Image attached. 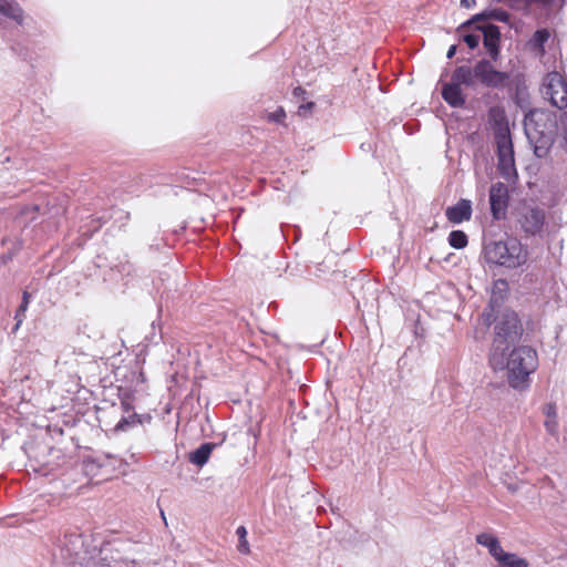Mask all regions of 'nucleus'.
Instances as JSON below:
<instances>
[{
	"instance_id": "nucleus-1",
	"label": "nucleus",
	"mask_w": 567,
	"mask_h": 567,
	"mask_svg": "<svg viewBox=\"0 0 567 567\" xmlns=\"http://www.w3.org/2000/svg\"><path fill=\"white\" fill-rule=\"evenodd\" d=\"M523 125L535 156L538 158L546 157L557 137L558 118L556 112L533 109L525 114Z\"/></svg>"
},
{
	"instance_id": "nucleus-2",
	"label": "nucleus",
	"mask_w": 567,
	"mask_h": 567,
	"mask_svg": "<svg viewBox=\"0 0 567 567\" xmlns=\"http://www.w3.org/2000/svg\"><path fill=\"white\" fill-rule=\"evenodd\" d=\"M502 365L491 364L493 370H507L508 384L515 390H524L529 385V375L538 367L537 351L529 346L513 348L511 352L502 351Z\"/></svg>"
},
{
	"instance_id": "nucleus-3",
	"label": "nucleus",
	"mask_w": 567,
	"mask_h": 567,
	"mask_svg": "<svg viewBox=\"0 0 567 567\" xmlns=\"http://www.w3.org/2000/svg\"><path fill=\"white\" fill-rule=\"evenodd\" d=\"M90 543L92 540L79 532H65L53 544V559L69 567H90L93 553L96 551V546Z\"/></svg>"
},
{
	"instance_id": "nucleus-4",
	"label": "nucleus",
	"mask_w": 567,
	"mask_h": 567,
	"mask_svg": "<svg viewBox=\"0 0 567 567\" xmlns=\"http://www.w3.org/2000/svg\"><path fill=\"white\" fill-rule=\"evenodd\" d=\"M494 339L489 351V364L502 365V351H508L522 336V326L514 311L503 312L494 327Z\"/></svg>"
},
{
	"instance_id": "nucleus-5",
	"label": "nucleus",
	"mask_w": 567,
	"mask_h": 567,
	"mask_svg": "<svg viewBox=\"0 0 567 567\" xmlns=\"http://www.w3.org/2000/svg\"><path fill=\"white\" fill-rule=\"evenodd\" d=\"M483 255L487 264L509 269L517 268L527 260V251L516 238L486 243Z\"/></svg>"
},
{
	"instance_id": "nucleus-6",
	"label": "nucleus",
	"mask_w": 567,
	"mask_h": 567,
	"mask_svg": "<svg viewBox=\"0 0 567 567\" xmlns=\"http://www.w3.org/2000/svg\"><path fill=\"white\" fill-rule=\"evenodd\" d=\"M497 155V171L508 183H514L518 175L515 165L514 146L507 122H497L494 130Z\"/></svg>"
},
{
	"instance_id": "nucleus-7",
	"label": "nucleus",
	"mask_w": 567,
	"mask_h": 567,
	"mask_svg": "<svg viewBox=\"0 0 567 567\" xmlns=\"http://www.w3.org/2000/svg\"><path fill=\"white\" fill-rule=\"evenodd\" d=\"M460 70H467L470 73V87H474L477 83L488 89H502L508 80V74L496 70L491 61L482 59L474 66L460 65Z\"/></svg>"
},
{
	"instance_id": "nucleus-8",
	"label": "nucleus",
	"mask_w": 567,
	"mask_h": 567,
	"mask_svg": "<svg viewBox=\"0 0 567 567\" xmlns=\"http://www.w3.org/2000/svg\"><path fill=\"white\" fill-rule=\"evenodd\" d=\"M542 93L554 107L558 110L567 107V81L559 72L553 71L546 74Z\"/></svg>"
},
{
	"instance_id": "nucleus-9",
	"label": "nucleus",
	"mask_w": 567,
	"mask_h": 567,
	"mask_svg": "<svg viewBox=\"0 0 567 567\" xmlns=\"http://www.w3.org/2000/svg\"><path fill=\"white\" fill-rule=\"evenodd\" d=\"M546 220V212L539 206L524 204L517 209V224L526 236H540Z\"/></svg>"
},
{
	"instance_id": "nucleus-10",
	"label": "nucleus",
	"mask_w": 567,
	"mask_h": 567,
	"mask_svg": "<svg viewBox=\"0 0 567 567\" xmlns=\"http://www.w3.org/2000/svg\"><path fill=\"white\" fill-rule=\"evenodd\" d=\"M470 73L467 70L456 68L451 75V81L443 84L442 97L451 107H463L466 99L462 91V85L470 87Z\"/></svg>"
},
{
	"instance_id": "nucleus-11",
	"label": "nucleus",
	"mask_w": 567,
	"mask_h": 567,
	"mask_svg": "<svg viewBox=\"0 0 567 567\" xmlns=\"http://www.w3.org/2000/svg\"><path fill=\"white\" fill-rule=\"evenodd\" d=\"M134 560L124 559L112 544L105 543L100 547L96 546L90 567H134Z\"/></svg>"
},
{
	"instance_id": "nucleus-12",
	"label": "nucleus",
	"mask_w": 567,
	"mask_h": 567,
	"mask_svg": "<svg viewBox=\"0 0 567 567\" xmlns=\"http://www.w3.org/2000/svg\"><path fill=\"white\" fill-rule=\"evenodd\" d=\"M508 188L502 183H494L489 188V206L491 213L495 220L505 218L508 207Z\"/></svg>"
},
{
	"instance_id": "nucleus-13",
	"label": "nucleus",
	"mask_w": 567,
	"mask_h": 567,
	"mask_svg": "<svg viewBox=\"0 0 567 567\" xmlns=\"http://www.w3.org/2000/svg\"><path fill=\"white\" fill-rule=\"evenodd\" d=\"M481 37H483V45L489 58L497 61L499 58L501 30L497 25L486 23L480 25Z\"/></svg>"
},
{
	"instance_id": "nucleus-14",
	"label": "nucleus",
	"mask_w": 567,
	"mask_h": 567,
	"mask_svg": "<svg viewBox=\"0 0 567 567\" xmlns=\"http://www.w3.org/2000/svg\"><path fill=\"white\" fill-rule=\"evenodd\" d=\"M472 213V202L470 199L462 198L455 205L446 208L445 216L450 223L458 225L470 220Z\"/></svg>"
},
{
	"instance_id": "nucleus-15",
	"label": "nucleus",
	"mask_w": 567,
	"mask_h": 567,
	"mask_svg": "<svg viewBox=\"0 0 567 567\" xmlns=\"http://www.w3.org/2000/svg\"><path fill=\"white\" fill-rule=\"evenodd\" d=\"M152 416L150 414H138L136 412H132L126 415H122L121 420L114 426L115 432H126L136 425H143L145 423H151Z\"/></svg>"
},
{
	"instance_id": "nucleus-16",
	"label": "nucleus",
	"mask_w": 567,
	"mask_h": 567,
	"mask_svg": "<svg viewBox=\"0 0 567 567\" xmlns=\"http://www.w3.org/2000/svg\"><path fill=\"white\" fill-rule=\"evenodd\" d=\"M0 16L14 21L19 25L23 22V10L16 0H0Z\"/></svg>"
},
{
	"instance_id": "nucleus-17",
	"label": "nucleus",
	"mask_w": 567,
	"mask_h": 567,
	"mask_svg": "<svg viewBox=\"0 0 567 567\" xmlns=\"http://www.w3.org/2000/svg\"><path fill=\"white\" fill-rule=\"evenodd\" d=\"M216 447L214 443H203L196 450L189 453L188 461L196 466H204Z\"/></svg>"
},
{
	"instance_id": "nucleus-18",
	"label": "nucleus",
	"mask_w": 567,
	"mask_h": 567,
	"mask_svg": "<svg viewBox=\"0 0 567 567\" xmlns=\"http://www.w3.org/2000/svg\"><path fill=\"white\" fill-rule=\"evenodd\" d=\"M550 38V32L546 28L537 29L528 41V45L532 51L538 55H544L545 44Z\"/></svg>"
},
{
	"instance_id": "nucleus-19",
	"label": "nucleus",
	"mask_w": 567,
	"mask_h": 567,
	"mask_svg": "<svg viewBox=\"0 0 567 567\" xmlns=\"http://www.w3.org/2000/svg\"><path fill=\"white\" fill-rule=\"evenodd\" d=\"M543 414L545 415L544 425L546 431L550 435H556L558 432V416L557 408L555 403H547L543 408Z\"/></svg>"
},
{
	"instance_id": "nucleus-20",
	"label": "nucleus",
	"mask_w": 567,
	"mask_h": 567,
	"mask_svg": "<svg viewBox=\"0 0 567 567\" xmlns=\"http://www.w3.org/2000/svg\"><path fill=\"white\" fill-rule=\"evenodd\" d=\"M477 544L486 547L489 555L495 559L503 550L498 538L488 533H482L476 536Z\"/></svg>"
},
{
	"instance_id": "nucleus-21",
	"label": "nucleus",
	"mask_w": 567,
	"mask_h": 567,
	"mask_svg": "<svg viewBox=\"0 0 567 567\" xmlns=\"http://www.w3.org/2000/svg\"><path fill=\"white\" fill-rule=\"evenodd\" d=\"M456 33L458 38L466 43L470 49H475L478 47L481 41V30L480 25H475L474 29H464L462 30V24L457 28Z\"/></svg>"
},
{
	"instance_id": "nucleus-22",
	"label": "nucleus",
	"mask_w": 567,
	"mask_h": 567,
	"mask_svg": "<svg viewBox=\"0 0 567 567\" xmlns=\"http://www.w3.org/2000/svg\"><path fill=\"white\" fill-rule=\"evenodd\" d=\"M449 244L455 249H463L467 246V235L463 230H452L449 235Z\"/></svg>"
},
{
	"instance_id": "nucleus-23",
	"label": "nucleus",
	"mask_w": 567,
	"mask_h": 567,
	"mask_svg": "<svg viewBox=\"0 0 567 567\" xmlns=\"http://www.w3.org/2000/svg\"><path fill=\"white\" fill-rule=\"evenodd\" d=\"M30 297L31 296L28 291H23L21 303L14 315V319H16L17 323H16L13 331L19 329V327L23 322V319L25 318V311L28 310V307L30 303Z\"/></svg>"
},
{
	"instance_id": "nucleus-24",
	"label": "nucleus",
	"mask_w": 567,
	"mask_h": 567,
	"mask_svg": "<svg viewBox=\"0 0 567 567\" xmlns=\"http://www.w3.org/2000/svg\"><path fill=\"white\" fill-rule=\"evenodd\" d=\"M10 243L8 238H2L0 240V266H4L10 262L16 254V249L11 247H7Z\"/></svg>"
},
{
	"instance_id": "nucleus-25",
	"label": "nucleus",
	"mask_w": 567,
	"mask_h": 567,
	"mask_svg": "<svg viewBox=\"0 0 567 567\" xmlns=\"http://www.w3.org/2000/svg\"><path fill=\"white\" fill-rule=\"evenodd\" d=\"M486 10V17L487 20H495L498 22L507 23L511 20V16L507 11L501 8H487Z\"/></svg>"
},
{
	"instance_id": "nucleus-26",
	"label": "nucleus",
	"mask_w": 567,
	"mask_h": 567,
	"mask_svg": "<svg viewBox=\"0 0 567 567\" xmlns=\"http://www.w3.org/2000/svg\"><path fill=\"white\" fill-rule=\"evenodd\" d=\"M236 535L238 536V539H239V544H238V550L239 553L241 554H249L250 549H249V544L246 539V536H247V529L245 526H239L237 529H236Z\"/></svg>"
},
{
	"instance_id": "nucleus-27",
	"label": "nucleus",
	"mask_w": 567,
	"mask_h": 567,
	"mask_svg": "<svg viewBox=\"0 0 567 567\" xmlns=\"http://www.w3.org/2000/svg\"><path fill=\"white\" fill-rule=\"evenodd\" d=\"M504 3L512 10L528 14L530 12L526 0H504Z\"/></svg>"
},
{
	"instance_id": "nucleus-28",
	"label": "nucleus",
	"mask_w": 567,
	"mask_h": 567,
	"mask_svg": "<svg viewBox=\"0 0 567 567\" xmlns=\"http://www.w3.org/2000/svg\"><path fill=\"white\" fill-rule=\"evenodd\" d=\"M483 21H487L486 10H483L482 12L474 14L472 18H470L468 20L463 22L462 30L470 29L477 22H483Z\"/></svg>"
},
{
	"instance_id": "nucleus-29",
	"label": "nucleus",
	"mask_w": 567,
	"mask_h": 567,
	"mask_svg": "<svg viewBox=\"0 0 567 567\" xmlns=\"http://www.w3.org/2000/svg\"><path fill=\"white\" fill-rule=\"evenodd\" d=\"M267 118L269 122L282 124L286 118V112H285L284 107L280 106L276 111L269 113L267 115Z\"/></svg>"
},
{
	"instance_id": "nucleus-30",
	"label": "nucleus",
	"mask_w": 567,
	"mask_h": 567,
	"mask_svg": "<svg viewBox=\"0 0 567 567\" xmlns=\"http://www.w3.org/2000/svg\"><path fill=\"white\" fill-rule=\"evenodd\" d=\"M38 210H39L38 205L25 206L21 209V217L27 218L29 221H34L37 218L35 215H37Z\"/></svg>"
},
{
	"instance_id": "nucleus-31",
	"label": "nucleus",
	"mask_w": 567,
	"mask_h": 567,
	"mask_svg": "<svg viewBox=\"0 0 567 567\" xmlns=\"http://www.w3.org/2000/svg\"><path fill=\"white\" fill-rule=\"evenodd\" d=\"M115 269L122 277H126L132 275L134 271V266L130 261H125L116 265Z\"/></svg>"
},
{
	"instance_id": "nucleus-32",
	"label": "nucleus",
	"mask_w": 567,
	"mask_h": 567,
	"mask_svg": "<svg viewBox=\"0 0 567 567\" xmlns=\"http://www.w3.org/2000/svg\"><path fill=\"white\" fill-rule=\"evenodd\" d=\"M118 399L121 401H134V393L130 389H118Z\"/></svg>"
},
{
	"instance_id": "nucleus-33",
	"label": "nucleus",
	"mask_w": 567,
	"mask_h": 567,
	"mask_svg": "<svg viewBox=\"0 0 567 567\" xmlns=\"http://www.w3.org/2000/svg\"><path fill=\"white\" fill-rule=\"evenodd\" d=\"M553 2V0H526V3L529 8V10L532 9L533 6H539L542 8H546L548 6H550Z\"/></svg>"
},
{
	"instance_id": "nucleus-34",
	"label": "nucleus",
	"mask_w": 567,
	"mask_h": 567,
	"mask_svg": "<svg viewBox=\"0 0 567 567\" xmlns=\"http://www.w3.org/2000/svg\"><path fill=\"white\" fill-rule=\"evenodd\" d=\"M121 408L124 412L123 415L134 412L133 401H121Z\"/></svg>"
},
{
	"instance_id": "nucleus-35",
	"label": "nucleus",
	"mask_w": 567,
	"mask_h": 567,
	"mask_svg": "<svg viewBox=\"0 0 567 567\" xmlns=\"http://www.w3.org/2000/svg\"><path fill=\"white\" fill-rule=\"evenodd\" d=\"M476 4V0H461V7L465 9H472Z\"/></svg>"
},
{
	"instance_id": "nucleus-36",
	"label": "nucleus",
	"mask_w": 567,
	"mask_h": 567,
	"mask_svg": "<svg viewBox=\"0 0 567 567\" xmlns=\"http://www.w3.org/2000/svg\"><path fill=\"white\" fill-rule=\"evenodd\" d=\"M456 51L457 47L455 44L451 45L447 50L446 58L452 59L456 54Z\"/></svg>"
},
{
	"instance_id": "nucleus-37",
	"label": "nucleus",
	"mask_w": 567,
	"mask_h": 567,
	"mask_svg": "<svg viewBox=\"0 0 567 567\" xmlns=\"http://www.w3.org/2000/svg\"><path fill=\"white\" fill-rule=\"evenodd\" d=\"M313 106H315V104L312 102L303 104V105H300L299 106V114H302L303 112H306L308 110H311Z\"/></svg>"
},
{
	"instance_id": "nucleus-38",
	"label": "nucleus",
	"mask_w": 567,
	"mask_h": 567,
	"mask_svg": "<svg viewBox=\"0 0 567 567\" xmlns=\"http://www.w3.org/2000/svg\"><path fill=\"white\" fill-rule=\"evenodd\" d=\"M99 224L94 226V230H97L103 223L106 221V218L104 216L97 218Z\"/></svg>"
},
{
	"instance_id": "nucleus-39",
	"label": "nucleus",
	"mask_w": 567,
	"mask_h": 567,
	"mask_svg": "<svg viewBox=\"0 0 567 567\" xmlns=\"http://www.w3.org/2000/svg\"><path fill=\"white\" fill-rule=\"evenodd\" d=\"M492 2H495V3H501V2H503V3H504V0H492Z\"/></svg>"
},
{
	"instance_id": "nucleus-40",
	"label": "nucleus",
	"mask_w": 567,
	"mask_h": 567,
	"mask_svg": "<svg viewBox=\"0 0 567 567\" xmlns=\"http://www.w3.org/2000/svg\"><path fill=\"white\" fill-rule=\"evenodd\" d=\"M161 515H162L163 519L165 520V515H164L163 511H161Z\"/></svg>"
}]
</instances>
